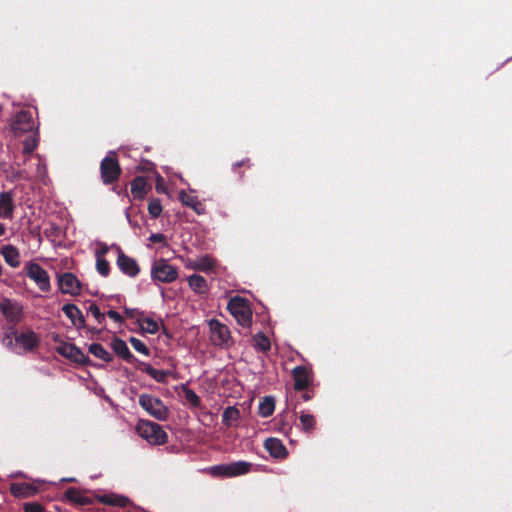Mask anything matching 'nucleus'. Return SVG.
I'll use <instances>...</instances> for the list:
<instances>
[{
    "instance_id": "nucleus-32",
    "label": "nucleus",
    "mask_w": 512,
    "mask_h": 512,
    "mask_svg": "<svg viewBox=\"0 0 512 512\" xmlns=\"http://www.w3.org/2000/svg\"><path fill=\"white\" fill-rule=\"evenodd\" d=\"M253 342H254V344H253L254 348L258 351L265 353V352L269 351L271 348L269 338L261 332L257 333L253 337Z\"/></svg>"
},
{
    "instance_id": "nucleus-10",
    "label": "nucleus",
    "mask_w": 512,
    "mask_h": 512,
    "mask_svg": "<svg viewBox=\"0 0 512 512\" xmlns=\"http://www.w3.org/2000/svg\"><path fill=\"white\" fill-rule=\"evenodd\" d=\"M294 389L296 391L308 390L312 386L313 372L310 368L299 365L292 370Z\"/></svg>"
},
{
    "instance_id": "nucleus-51",
    "label": "nucleus",
    "mask_w": 512,
    "mask_h": 512,
    "mask_svg": "<svg viewBox=\"0 0 512 512\" xmlns=\"http://www.w3.org/2000/svg\"><path fill=\"white\" fill-rule=\"evenodd\" d=\"M6 232V227L4 224L0 223V237L3 236Z\"/></svg>"
},
{
    "instance_id": "nucleus-17",
    "label": "nucleus",
    "mask_w": 512,
    "mask_h": 512,
    "mask_svg": "<svg viewBox=\"0 0 512 512\" xmlns=\"http://www.w3.org/2000/svg\"><path fill=\"white\" fill-rule=\"evenodd\" d=\"M264 448L268 451V453L277 459H285L288 455L287 449L283 442L274 437L267 438L264 441Z\"/></svg>"
},
{
    "instance_id": "nucleus-31",
    "label": "nucleus",
    "mask_w": 512,
    "mask_h": 512,
    "mask_svg": "<svg viewBox=\"0 0 512 512\" xmlns=\"http://www.w3.org/2000/svg\"><path fill=\"white\" fill-rule=\"evenodd\" d=\"M137 322L141 330L145 333L156 334L159 331L158 323L149 317L138 318Z\"/></svg>"
},
{
    "instance_id": "nucleus-7",
    "label": "nucleus",
    "mask_w": 512,
    "mask_h": 512,
    "mask_svg": "<svg viewBox=\"0 0 512 512\" xmlns=\"http://www.w3.org/2000/svg\"><path fill=\"white\" fill-rule=\"evenodd\" d=\"M252 464L246 461H236L230 464L215 465L210 468V473L215 477H236L250 472Z\"/></svg>"
},
{
    "instance_id": "nucleus-23",
    "label": "nucleus",
    "mask_w": 512,
    "mask_h": 512,
    "mask_svg": "<svg viewBox=\"0 0 512 512\" xmlns=\"http://www.w3.org/2000/svg\"><path fill=\"white\" fill-rule=\"evenodd\" d=\"M0 253L2 254L5 262L12 268L20 266V253L15 246L11 244L4 245L0 249Z\"/></svg>"
},
{
    "instance_id": "nucleus-22",
    "label": "nucleus",
    "mask_w": 512,
    "mask_h": 512,
    "mask_svg": "<svg viewBox=\"0 0 512 512\" xmlns=\"http://www.w3.org/2000/svg\"><path fill=\"white\" fill-rule=\"evenodd\" d=\"M64 498L66 501L78 506H88L93 503L92 498L82 495L81 492L74 487H70L65 491Z\"/></svg>"
},
{
    "instance_id": "nucleus-29",
    "label": "nucleus",
    "mask_w": 512,
    "mask_h": 512,
    "mask_svg": "<svg viewBox=\"0 0 512 512\" xmlns=\"http://www.w3.org/2000/svg\"><path fill=\"white\" fill-rule=\"evenodd\" d=\"M88 352L94 355L96 358L103 360L106 363H110L113 361V355L108 352L101 344L92 343L88 347Z\"/></svg>"
},
{
    "instance_id": "nucleus-2",
    "label": "nucleus",
    "mask_w": 512,
    "mask_h": 512,
    "mask_svg": "<svg viewBox=\"0 0 512 512\" xmlns=\"http://www.w3.org/2000/svg\"><path fill=\"white\" fill-rule=\"evenodd\" d=\"M227 309L240 326L244 328L251 326L252 310L248 299L241 296H234L229 300Z\"/></svg>"
},
{
    "instance_id": "nucleus-52",
    "label": "nucleus",
    "mask_w": 512,
    "mask_h": 512,
    "mask_svg": "<svg viewBox=\"0 0 512 512\" xmlns=\"http://www.w3.org/2000/svg\"><path fill=\"white\" fill-rule=\"evenodd\" d=\"M88 330L92 333H95V334H99L101 332V330L99 329H96V328H88Z\"/></svg>"
},
{
    "instance_id": "nucleus-39",
    "label": "nucleus",
    "mask_w": 512,
    "mask_h": 512,
    "mask_svg": "<svg viewBox=\"0 0 512 512\" xmlns=\"http://www.w3.org/2000/svg\"><path fill=\"white\" fill-rule=\"evenodd\" d=\"M13 338L14 337L9 336L4 333L3 338H2V344L10 351H12L16 354H21V349L19 346H17L16 341L15 342L13 341Z\"/></svg>"
},
{
    "instance_id": "nucleus-37",
    "label": "nucleus",
    "mask_w": 512,
    "mask_h": 512,
    "mask_svg": "<svg viewBox=\"0 0 512 512\" xmlns=\"http://www.w3.org/2000/svg\"><path fill=\"white\" fill-rule=\"evenodd\" d=\"M193 269L199 271H210L213 268V261L209 257H202L193 264Z\"/></svg>"
},
{
    "instance_id": "nucleus-13",
    "label": "nucleus",
    "mask_w": 512,
    "mask_h": 512,
    "mask_svg": "<svg viewBox=\"0 0 512 512\" xmlns=\"http://www.w3.org/2000/svg\"><path fill=\"white\" fill-rule=\"evenodd\" d=\"M58 283L61 292L64 294L78 295L81 292L80 281L70 272L62 274L58 279Z\"/></svg>"
},
{
    "instance_id": "nucleus-4",
    "label": "nucleus",
    "mask_w": 512,
    "mask_h": 512,
    "mask_svg": "<svg viewBox=\"0 0 512 512\" xmlns=\"http://www.w3.org/2000/svg\"><path fill=\"white\" fill-rule=\"evenodd\" d=\"M122 169L120 167L117 155L110 152L100 163L101 180L105 185L114 184L121 176Z\"/></svg>"
},
{
    "instance_id": "nucleus-9",
    "label": "nucleus",
    "mask_w": 512,
    "mask_h": 512,
    "mask_svg": "<svg viewBox=\"0 0 512 512\" xmlns=\"http://www.w3.org/2000/svg\"><path fill=\"white\" fill-rule=\"evenodd\" d=\"M26 275L32 279L39 289L48 292L51 288L50 278L47 271L37 263L29 262L26 264Z\"/></svg>"
},
{
    "instance_id": "nucleus-8",
    "label": "nucleus",
    "mask_w": 512,
    "mask_h": 512,
    "mask_svg": "<svg viewBox=\"0 0 512 512\" xmlns=\"http://www.w3.org/2000/svg\"><path fill=\"white\" fill-rule=\"evenodd\" d=\"M151 277L154 281L171 283L177 279L178 270L175 266L170 265L166 260L159 259L152 265Z\"/></svg>"
},
{
    "instance_id": "nucleus-12",
    "label": "nucleus",
    "mask_w": 512,
    "mask_h": 512,
    "mask_svg": "<svg viewBox=\"0 0 512 512\" xmlns=\"http://www.w3.org/2000/svg\"><path fill=\"white\" fill-rule=\"evenodd\" d=\"M117 252V266L121 272L129 277H136L140 272V267L136 260L126 255L120 247H117Z\"/></svg>"
},
{
    "instance_id": "nucleus-42",
    "label": "nucleus",
    "mask_w": 512,
    "mask_h": 512,
    "mask_svg": "<svg viewBox=\"0 0 512 512\" xmlns=\"http://www.w3.org/2000/svg\"><path fill=\"white\" fill-rule=\"evenodd\" d=\"M43 505L38 502H28L23 505V512H44Z\"/></svg>"
},
{
    "instance_id": "nucleus-46",
    "label": "nucleus",
    "mask_w": 512,
    "mask_h": 512,
    "mask_svg": "<svg viewBox=\"0 0 512 512\" xmlns=\"http://www.w3.org/2000/svg\"><path fill=\"white\" fill-rule=\"evenodd\" d=\"M106 315L117 323L124 322V318L115 310H109Z\"/></svg>"
},
{
    "instance_id": "nucleus-49",
    "label": "nucleus",
    "mask_w": 512,
    "mask_h": 512,
    "mask_svg": "<svg viewBox=\"0 0 512 512\" xmlns=\"http://www.w3.org/2000/svg\"><path fill=\"white\" fill-rule=\"evenodd\" d=\"M15 326L16 325L11 324L9 327H7L6 331H5V334L16 338V336L19 335V334L17 333V329H16Z\"/></svg>"
},
{
    "instance_id": "nucleus-21",
    "label": "nucleus",
    "mask_w": 512,
    "mask_h": 512,
    "mask_svg": "<svg viewBox=\"0 0 512 512\" xmlns=\"http://www.w3.org/2000/svg\"><path fill=\"white\" fill-rule=\"evenodd\" d=\"M137 369L145 372L159 383H165L167 376L170 374V371L155 369L150 364L142 361H137Z\"/></svg>"
},
{
    "instance_id": "nucleus-50",
    "label": "nucleus",
    "mask_w": 512,
    "mask_h": 512,
    "mask_svg": "<svg viewBox=\"0 0 512 512\" xmlns=\"http://www.w3.org/2000/svg\"><path fill=\"white\" fill-rule=\"evenodd\" d=\"M136 312H137V311H136L135 309H131V308H125V309H124V313H125V315H126L127 317H129V318L134 317V315H135V313H136Z\"/></svg>"
},
{
    "instance_id": "nucleus-44",
    "label": "nucleus",
    "mask_w": 512,
    "mask_h": 512,
    "mask_svg": "<svg viewBox=\"0 0 512 512\" xmlns=\"http://www.w3.org/2000/svg\"><path fill=\"white\" fill-rule=\"evenodd\" d=\"M12 179L13 180H27L29 179V175L25 170H12Z\"/></svg>"
},
{
    "instance_id": "nucleus-14",
    "label": "nucleus",
    "mask_w": 512,
    "mask_h": 512,
    "mask_svg": "<svg viewBox=\"0 0 512 512\" xmlns=\"http://www.w3.org/2000/svg\"><path fill=\"white\" fill-rule=\"evenodd\" d=\"M15 341L21 349V354L32 351L40 345L38 335L32 330L20 333L16 336Z\"/></svg>"
},
{
    "instance_id": "nucleus-35",
    "label": "nucleus",
    "mask_w": 512,
    "mask_h": 512,
    "mask_svg": "<svg viewBox=\"0 0 512 512\" xmlns=\"http://www.w3.org/2000/svg\"><path fill=\"white\" fill-rule=\"evenodd\" d=\"M162 210L163 208L160 199L152 198L149 200L148 212L152 218H158L161 215Z\"/></svg>"
},
{
    "instance_id": "nucleus-18",
    "label": "nucleus",
    "mask_w": 512,
    "mask_h": 512,
    "mask_svg": "<svg viewBox=\"0 0 512 512\" xmlns=\"http://www.w3.org/2000/svg\"><path fill=\"white\" fill-rule=\"evenodd\" d=\"M14 213L13 192L5 191L0 193V218L12 219Z\"/></svg>"
},
{
    "instance_id": "nucleus-53",
    "label": "nucleus",
    "mask_w": 512,
    "mask_h": 512,
    "mask_svg": "<svg viewBox=\"0 0 512 512\" xmlns=\"http://www.w3.org/2000/svg\"><path fill=\"white\" fill-rule=\"evenodd\" d=\"M156 189L158 192H161L163 190L162 186H160L159 184H157Z\"/></svg>"
},
{
    "instance_id": "nucleus-20",
    "label": "nucleus",
    "mask_w": 512,
    "mask_h": 512,
    "mask_svg": "<svg viewBox=\"0 0 512 512\" xmlns=\"http://www.w3.org/2000/svg\"><path fill=\"white\" fill-rule=\"evenodd\" d=\"M9 490L10 493L17 498L31 497L37 493V488L34 485L26 482L11 483Z\"/></svg>"
},
{
    "instance_id": "nucleus-41",
    "label": "nucleus",
    "mask_w": 512,
    "mask_h": 512,
    "mask_svg": "<svg viewBox=\"0 0 512 512\" xmlns=\"http://www.w3.org/2000/svg\"><path fill=\"white\" fill-rule=\"evenodd\" d=\"M185 399L193 406V407H199L201 403L200 397L192 390V389H185L184 391Z\"/></svg>"
},
{
    "instance_id": "nucleus-38",
    "label": "nucleus",
    "mask_w": 512,
    "mask_h": 512,
    "mask_svg": "<svg viewBox=\"0 0 512 512\" xmlns=\"http://www.w3.org/2000/svg\"><path fill=\"white\" fill-rule=\"evenodd\" d=\"M96 269L98 273L103 276L107 277L110 273V264L105 258H96Z\"/></svg>"
},
{
    "instance_id": "nucleus-34",
    "label": "nucleus",
    "mask_w": 512,
    "mask_h": 512,
    "mask_svg": "<svg viewBox=\"0 0 512 512\" xmlns=\"http://www.w3.org/2000/svg\"><path fill=\"white\" fill-rule=\"evenodd\" d=\"M240 418V411L234 407H227L222 414V421L225 425L231 426L233 422Z\"/></svg>"
},
{
    "instance_id": "nucleus-3",
    "label": "nucleus",
    "mask_w": 512,
    "mask_h": 512,
    "mask_svg": "<svg viewBox=\"0 0 512 512\" xmlns=\"http://www.w3.org/2000/svg\"><path fill=\"white\" fill-rule=\"evenodd\" d=\"M52 339L54 342H59V346L56 347V352L59 355L82 366L91 364L90 358L75 344L60 340V336L58 334L53 335Z\"/></svg>"
},
{
    "instance_id": "nucleus-24",
    "label": "nucleus",
    "mask_w": 512,
    "mask_h": 512,
    "mask_svg": "<svg viewBox=\"0 0 512 512\" xmlns=\"http://www.w3.org/2000/svg\"><path fill=\"white\" fill-rule=\"evenodd\" d=\"M149 189L147 180L143 176H137L131 182V194L135 199H144Z\"/></svg>"
},
{
    "instance_id": "nucleus-15",
    "label": "nucleus",
    "mask_w": 512,
    "mask_h": 512,
    "mask_svg": "<svg viewBox=\"0 0 512 512\" xmlns=\"http://www.w3.org/2000/svg\"><path fill=\"white\" fill-rule=\"evenodd\" d=\"M0 311L5 319L11 324L16 325L21 319L20 307L8 298H4L1 301Z\"/></svg>"
},
{
    "instance_id": "nucleus-48",
    "label": "nucleus",
    "mask_w": 512,
    "mask_h": 512,
    "mask_svg": "<svg viewBox=\"0 0 512 512\" xmlns=\"http://www.w3.org/2000/svg\"><path fill=\"white\" fill-rule=\"evenodd\" d=\"M304 393L301 395V399L303 401H309L314 397V389L310 387L308 390H304Z\"/></svg>"
},
{
    "instance_id": "nucleus-5",
    "label": "nucleus",
    "mask_w": 512,
    "mask_h": 512,
    "mask_svg": "<svg viewBox=\"0 0 512 512\" xmlns=\"http://www.w3.org/2000/svg\"><path fill=\"white\" fill-rule=\"evenodd\" d=\"M139 405L153 418L159 421H165L169 416V409L163 401L150 394H141L139 396Z\"/></svg>"
},
{
    "instance_id": "nucleus-47",
    "label": "nucleus",
    "mask_w": 512,
    "mask_h": 512,
    "mask_svg": "<svg viewBox=\"0 0 512 512\" xmlns=\"http://www.w3.org/2000/svg\"><path fill=\"white\" fill-rule=\"evenodd\" d=\"M109 247L107 244L102 243L100 248L96 251V258H104V256L108 253Z\"/></svg>"
},
{
    "instance_id": "nucleus-19",
    "label": "nucleus",
    "mask_w": 512,
    "mask_h": 512,
    "mask_svg": "<svg viewBox=\"0 0 512 512\" xmlns=\"http://www.w3.org/2000/svg\"><path fill=\"white\" fill-rule=\"evenodd\" d=\"M62 311L78 329L86 327L85 318L81 310L74 304H65Z\"/></svg>"
},
{
    "instance_id": "nucleus-45",
    "label": "nucleus",
    "mask_w": 512,
    "mask_h": 512,
    "mask_svg": "<svg viewBox=\"0 0 512 512\" xmlns=\"http://www.w3.org/2000/svg\"><path fill=\"white\" fill-rule=\"evenodd\" d=\"M149 240L153 243H163L164 245H167L166 243V237L162 233H154L151 234L149 237Z\"/></svg>"
},
{
    "instance_id": "nucleus-40",
    "label": "nucleus",
    "mask_w": 512,
    "mask_h": 512,
    "mask_svg": "<svg viewBox=\"0 0 512 512\" xmlns=\"http://www.w3.org/2000/svg\"><path fill=\"white\" fill-rule=\"evenodd\" d=\"M88 313L92 314V316L95 318V320L99 324H102L105 322L106 315L100 311L99 307L94 302H92L89 305Z\"/></svg>"
},
{
    "instance_id": "nucleus-25",
    "label": "nucleus",
    "mask_w": 512,
    "mask_h": 512,
    "mask_svg": "<svg viewBox=\"0 0 512 512\" xmlns=\"http://www.w3.org/2000/svg\"><path fill=\"white\" fill-rule=\"evenodd\" d=\"M179 199L183 205L190 207L197 214L201 215L205 213V206L202 204L201 201L198 200L196 196L185 191H181L179 193Z\"/></svg>"
},
{
    "instance_id": "nucleus-28",
    "label": "nucleus",
    "mask_w": 512,
    "mask_h": 512,
    "mask_svg": "<svg viewBox=\"0 0 512 512\" xmlns=\"http://www.w3.org/2000/svg\"><path fill=\"white\" fill-rule=\"evenodd\" d=\"M187 280L190 288L196 293L202 294L208 290L207 281L201 275L193 274Z\"/></svg>"
},
{
    "instance_id": "nucleus-16",
    "label": "nucleus",
    "mask_w": 512,
    "mask_h": 512,
    "mask_svg": "<svg viewBox=\"0 0 512 512\" xmlns=\"http://www.w3.org/2000/svg\"><path fill=\"white\" fill-rule=\"evenodd\" d=\"M111 347L118 357L130 364H135L137 366V361L139 360L130 352L124 340L115 337L112 340Z\"/></svg>"
},
{
    "instance_id": "nucleus-6",
    "label": "nucleus",
    "mask_w": 512,
    "mask_h": 512,
    "mask_svg": "<svg viewBox=\"0 0 512 512\" xmlns=\"http://www.w3.org/2000/svg\"><path fill=\"white\" fill-rule=\"evenodd\" d=\"M10 129L15 136H21L24 133L33 132L37 129L33 113L30 110H20L16 112L10 121Z\"/></svg>"
},
{
    "instance_id": "nucleus-30",
    "label": "nucleus",
    "mask_w": 512,
    "mask_h": 512,
    "mask_svg": "<svg viewBox=\"0 0 512 512\" xmlns=\"http://www.w3.org/2000/svg\"><path fill=\"white\" fill-rule=\"evenodd\" d=\"M275 410V400L272 396H266L260 402L258 413L260 416L267 418L274 413Z\"/></svg>"
},
{
    "instance_id": "nucleus-11",
    "label": "nucleus",
    "mask_w": 512,
    "mask_h": 512,
    "mask_svg": "<svg viewBox=\"0 0 512 512\" xmlns=\"http://www.w3.org/2000/svg\"><path fill=\"white\" fill-rule=\"evenodd\" d=\"M209 328L211 331V340L215 345H228L230 340V331L226 325L222 324L217 319H211L209 321Z\"/></svg>"
},
{
    "instance_id": "nucleus-26",
    "label": "nucleus",
    "mask_w": 512,
    "mask_h": 512,
    "mask_svg": "<svg viewBox=\"0 0 512 512\" xmlns=\"http://www.w3.org/2000/svg\"><path fill=\"white\" fill-rule=\"evenodd\" d=\"M98 501L105 505L117 507H127L130 504V500L127 497L116 494L102 495L98 498Z\"/></svg>"
},
{
    "instance_id": "nucleus-27",
    "label": "nucleus",
    "mask_w": 512,
    "mask_h": 512,
    "mask_svg": "<svg viewBox=\"0 0 512 512\" xmlns=\"http://www.w3.org/2000/svg\"><path fill=\"white\" fill-rule=\"evenodd\" d=\"M300 428L305 433H312L316 429V417L307 411H301L299 415Z\"/></svg>"
},
{
    "instance_id": "nucleus-1",
    "label": "nucleus",
    "mask_w": 512,
    "mask_h": 512,
    "mask_svg": "<svg viewBox=\"0 0 512 512\" xmlns=\"http://www.w3.org/2000/svg\"><path fill=\"white\" fill-rule=\"evenodd\" d=\"M136 432L152 445H163L168 441V435L163 428L149 420H139L136 425Z\"/></svg>"
},
{
    "instance_id": "nucleus-36",
    "label": "nucleus",
    "mask_w": 512,
    "mask_h": 512,
    "mask_svg": "<svg viewBox=\"0 0 512 512\" xmlns=\"http://www.w3.org/2000/svg\"><path fill=\"white\" fill-rule=\"evenodd\" d=\"M129 342L131 344V346L139 353L145 355V356H149L150 355V350L149 348L146 346V344L141 341L140 339L136 338V337H130L129 339Z\"/></svg>"
},
{
    "instance_id": "nucleus-33",
    "label": "nucleus",
    "mask_w": 512,
    "mask_h": 512,
    "mask_svg": "<svg viewBox=\"0 0 512 512\" xmlns=\"http://www.w3.org/2000/svg\"><path fill=\"white\" fill-rule=\"evenodd\" d=\"M39 137H38V129L33 131V134L26 137L23 141V153L31 154L38 146Z\"/></svg>"
},
{
    "instance_id": "nucleus-43",
    "label": "nucleus",
    "mask_w": 512,
    "mask_h": 512,
    "mask_svg": "<svg viewBox=\"0 0 512 512\" xmlns=\"http://www.w3.org/2000/svg\"><path fill=\"white\" fill-rule=\"evenodd\" d=\"M242 166H246L247 168L250 167V160L249 159H244V160H241V161H238L236 162L233 166H232V169L235 173H238L239 175V178H242V174L238 171V169Z\"/></svg>"
}]
</instances>
